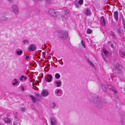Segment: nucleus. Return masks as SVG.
<instances>
[{"label":"nucleus","mask_w":125,"mask_h":125,"mask_svg":"<svg viewBox=\"0 0 125 125\" xmlns=\"http://www.w3.org/2000/svg\"><path fill=\"white\" fill-rule=\"evenodd\" d=\"M21 90L22 91H24V88L22 86H21Z\"/></svg>","instance_id":"4c0bfd02"},{"label":"nucleus","mask_w":125,"mask_h":125,"mask_svg":"<svg viewBox=\"0 0 125 125\" xmlns=\"http://www.w3.org/2000/svg\"><path fill=\"white\" fill-rule=\"evenodd\" d=\"M54 11V10L53 9H50L49 10V13L52 16V15H53V13Z\"/></svg>","instance_id":"4468645a"},{"label":"nucleus","mask_w":125,"mask_h":125,"mask_svg":"<svg viewBox=\"0 0 125 125\" xmlns=\"http://www.w3.org/2000/svg\"><path fill=\"white\" fill-rule=\"evenodd\" d=\"M64 11L65 13H66L67 15H68V14L69 12V10H64Z\"/></svg>","instance_id":"c756f323"},{"label":"nucleus","mask_w":125,"mask_h":125,"mask_svg":"<svg viewBox=\"0 0 125 125\" xmlns=\"http://www.w3.org/2000/svg\"><path fill=\"white\" fill-rule=\"evenodd\" d=\"M25 110H26V109H25V108L24 107H22L21 108V111L23 112L25 111Z\"/></svg>","instance_id":"473e14b6"},{"label":"nucleus","mask_w":125,"mask_h":125,"mask_svg":"<svg viewBox=\"0 0 125 125\" xmlns=\"http://www.w3.org/2000/svg\"><path fill=\"white\" fill-rule=\"evenodd\" d=\"M55 84H56V86L57 87L60 86L62 83V82H55Z\"/></svg>","instance_id":"a211bd4d"},{"label":"nucleus","mask_w":125,"mask_h":125,"mask_svg":"<svg viewBox=\"0 0 125 125\" xmlns=\"http://www.w3.org/2000/svg\"><path fill=\"white\" fill-rule=\"evenodd\" d=\"M63 64V63H62V64Z\"/></svg>","instance_id":"c03bdc74"},{"label":"nucleus","mask_w":125,"mask_h":125,"mask_svg":"<svg viewBox=\"0 0 125 125\" xmlns=\"http://www.w3.org/2000/svg\"><path fill=\"white\" fill-rule=\"evenodd\" d=\"M51 123L52 125H56L57 123L56 120L54 118L51 119Z\"/></svg>","instance_id":"9d476101"},{"label":"nucleus","mask_w":125,"mask_h":125,"mask_svg":"<svg viewBox=\"0 0 125 125\" xmlns=\"http://www.w3.org/2000/svg\"><path fill=\"white\" fill-rule=\"evenodd\" d=\"M36 96H37L38 98V99H37V100H39V99H40L41 98V96L39 94H38V93H36Z\"/></svg>","instance_id":"393cba45"},{"label":"nucleus","mask_w":125,"mask_h":125,"mask_svg":"<svg viewBox=\"0 0 125 125\" xmlns=\"http://www.w3.org/2000/svg\"><path fill=\"white\" fill-rule=\"evenodd\" d=\"M92 31L91 29H88L87 31V33H88L89 34L91 33H92Z\"/></svg>","instance_id":"a878e982"},{"label":"nucleus","mask_w":125,"mask_h":125,"mask_svg":"<svg viewBox=\"0 0 125 125\" xmlns=\"http://www.w3.org/2000/svg\"><path fill=\"white\" fill-rule=\"evenodd\" d=\"M14 80L15 81H16L15 83H12V84L13 85H15L16 84H17L18 83V81H16V79H14Z\"/></svg>","instance_id":"2f4dec72"},{"label":"nucleus","mask_w":125,"mask_h":125,"mask_svg":"<svg viewBox=\"0 0 125 125\" xmlns=\"http://www.w3.org/2000/svg\"><path fill=\"white\" fill-rule=\"evenodd\" d=\"M88 63L91 66H93L94 67V65L93 63L91 62L90 61H88Z\"/></svg>","instance_id":"b1692460"},{"label":"nucleus","mask_w":125,"mask_h":125,"mask_svg":"<svg viewBox=\"0 0 125 125\" xmlns=\"http://www.w3.org/2000/svg\"><path fill=\"white\" fill-rule=\"evenodd\" d=\"M83 0H80L78 2V3L80 4H82L83 3Z\"/></svg>","instance_id":"7c9ffc66"},{"label":"nucleus","mask_w":125,"mask_h":125,"mask_svg":"<svg viewBox=\"0 0 125 125\" xmlns=\"http://www.w3.org/2000/svg\"><path fill=\"white\" fill-rule=\"evenodd\" d=\"M103 51L105 55H107L108 52L107 51H106L105 49H104L103 50Z\"/></svg>","instance_id":"cd10ccee"},{"label":"nucleus","mask_w":125,"mask_h":125,"mask_svg":"<svg viewBox=\"0 0 125 125\" xmlns=\"http://www.w3.org/2000/svg\"><path fill=\"white\" fill-rule=\"evenodd\" d=\"M103 87H104V86H103V85H102V88H103Z\"/></svg>","instance_id":"37998d69"},{"label":"nucleus","mask_w":125,"mask_h":125,"mask_svg":"<svg viewBox=\"0 0 125 125\" xmlns=\"http://www.w3.org/2000/svg\"><path fill=\"white\" fill-rule=\"evenodd\" d=\"M67 15L66 13L62 14L61 16L62 19L63 21H65L67 19Z\"/></svg>","instance_id":"0eeeda50"},{"label":"nucleus","mask_w":125,"mask_h":125,"mask_svg":"<svg viewBox=\"0 0 125 125\" xmlns=\"http://www.w3.org/2000/svg\"><path fill=\"white\" fill-rule=\"evenodd\" d=\"M119 54L120 56L122 57L125 56V53L123 49L120 50L119 51Z\"/></svg>","instance_id":"1a4fd4ad"},{"label":"nucleus","mask_w":125,"mask_h":125,"mask_svg":"<svg viewBox=\"0 0 125 125\" xmlns=\"http://www.w3.org/2000/svg\"><path fill=\"white\" fill-rule=\"evenodd\" d=\"M53 15H52V16L55 17H57L59 18V13L58 12H56L55 11L53 13Z\"/></svg>","instance_id":"2eb2a0df"},{"label":"nucleus","mask_w":125,"mask_h":125,"mask_svg":"<svg viewBox=\"0 0 125 125\" xmlns=\"http://www.w3.org/2000/svg\"><path fill=\"white\" fill-rule=\"evenodd\" d=\"M23 53V52L21 50L19 51H17L16 52V53L18 55H21Z\"/></svg>","instance_id":"aec40b11"},{"label":"nucleus","mask_w":125,"mask_h":125,"mask_svg":"<svg viewBox=\"0 0 125 125\" xmlns=\"http://www.w3.org/2000/svg\"><path fill=\"white\" fill-rule=\"evenodd\" d=\"M36 49V46L34 44H31L28 50L29 51H34Z\"/></svg>","instance_id":"39448f33"},{"label":"nucleus","mask_w":125,"mask_h":125,"mask_svg":"<svg viewBox=\"0 0 125 125\" xmlns=\"http://www.w3.org/2000/svg\"><path fill=\"white\" fill-rule=\"evenodd\" d=\"M23 43L24 44H25L26 43L28 44L29 43V41L27 40H24L23 41Z\"/></svg>","instance_id":"72a5a7b5"},{"label":"nucleus","mask_w":125,"mask_h":125,"mask_svg":"<svg viewBox=\"0 0 125 125\" xmlns=\"http://www.w3.org/2000/svg\"><path fill=\"white\" fill-rule=\"evenodd\" d=\"M101 23L103 26H104L106 24L104 17H102L101 18Z\"/></svg>","instance_id":"f8f14e48"},{"label":"nucleus","mask_w":125,"mask_h":125,"mask_svg":"<svg viewBox=\"0 0 125 125\" xmlns=\"http://www.w3.org/2000/svg\"><path fill=\"white\" fill-rule=\"evenodd\" d=\"M81 43L82 46L84 47V48H85V42L82 40L81 41Z\"/></svg>","instance_id":"5701e85b"},{"label":"nucleus","mask_w":125,"mask_h":125,"mask_svg":"<svg viewBox=\"0 0 125 125\" xmlns=\"http://www.w3.org/2000/svg\"><path fill=\"white\" fill-rule=\"evenodd\" d=\"M48 95V92L45 90H44L42 93V95L44 96H47Z\"/></svg>","instance_id":"ddd939ff"},{"label":"nucleus","mask_w":125,"mask_h":125,"mask_svg":"<svg viewBox=\"0 0 125 125\" xmlns=\"http://www.w3.org/2000/svg\"><path fill=\"white\" fill-rule=\"evenodd\" d=\"M5 121L7 123H9L10 122V119L8 118H5L4 119Z\"/></svg>","instance_id":"bb28decb"},{"label":"nucleus","mask_w":125,"mask_h":125,"mask_svg":"<svg viewBox=\"0 0 125 125\" xmlns=\"http://www.w3.org/2000/svg\"><path fill=\"white\" fill-rule=\"evenodd\" d=\"M46 3L48 4H50L51 3V0H45Z\"/></svg>","instance_id":"c85d7f7f"},{"label":"nucleus","mask_w":125,"mask_h":125,"mask_svg":"<svg viewBox=\"0 0 125 125\" xmlns=\"http://www.w3.org/2000/svg\"><path fill=\"white\" fill-rule=\"evenodd\" d=\"M13 0H8L10 2L12 1Z\"/></svg>","instance_id":"a19ab883"},{"label":"nucleus","mask_w":125,"mask_h":125,"mask_svg":"<svg viewBox=\"0 0 125 125\" xmlns=\"http://www.w3.org/2000/svg\"><path fill=\"white\" fill-rule=\"evenodd\" d=\"M53 106H54V107H55V104L54 103H53Z\"/></svg>","instance_id":"ea45409f"},{"label":"nucleus","mask_w":125,"mask_h":125,"mask_svg":"<svg viewBox=\"0 0 125 125\" xmlns=\"http://www.w3.org/2000/svg\"><path fill=\"white\" fill-rule=\"evenodd\" d=\"M118 12L117 11L114 12V16L116 21H117L118 19Z\"/></svg>","instance_id":"423d86ee"},{"label":"nucleus","mask_w":125,"mask_h":125,"mask_svg":"<svg viewBox=\"0 0 125 125\" xmlns=\"http://www.w3.org/2000/svg\"><path fill=\"white\" fill-rule=\"evenodd\" d=\"M52 78V75H47L46 76H45V80L48 82H50L51 81Z\"/></svg>","instance_id":"f257e3e1"},{"label":"nucleus","mask_w":125,"mask_h":125,"mask_svg":"<svg viewBox=\"0 0 125 125\" xmlns=\"http://www.w3.org/2000/svg\"><path fill=\"white\" fill-rule=\"evenodd\" d=\"M30 97L31 98V100H32L33 103H34L36 102V99H35L32 96H30Z\"/></svg>","instance_id":"412c9836"},{"label":"nucleus","mask_w":125,"mask_h":125,"mask_svg":"<svg viewBox=\"0 0 125 125\" xmlns=\"http://www.w3.org/2000/svg\"><path fill=\"white\" fill-rule=\"evenodd\" d=\"M110 35L113 37L115 39H116V36L115 33L112 31H110Z\"/></svg>","instance_id":"6e6552de"},{"label":"nucleus","mask_w":125,"mask_h":125,"mask_svg":"<svg viewBox=\"0 0 125 125\" xmlns=\"http://www.w3.org/2000/svg\"><path fill=\"white\" fill-rule=\"evenodd\" d=\"M111 46L113 48L114 47V45L113 44H111Z\"/></svg>","instance_id":"58836bf2"},{"label":"nucleus","mask_w":125,"mask_h":125,"mask_svg":"<svg viewBox=\"0 0 125 125\" xmlns=\"http://www.w3.org/2000/svg\"><path fill=\"white\" fill-rule=\"evenodd\" d=\"M20 79L21 81L26 80L27 79V77L24 76V75H22L21 76V78H20Z\"/></svg>","instance_id":"f3484780"},{"label":"nucleus","mask_w":125,"mask_h":125,"mask_svg":"<svg viewBox=\"0 0 125 125\" xmlns=\"http://www.w3.org/2000/svg\"><path fill=\"white\" fill-rule=\"evenodd\" d=\"M0 19L2 21H6L7 20V18L6 17L3 15L0 17Z\"/></svg>","instance_id":"dca6fc26"},{"label":"nucleus","mask_w":125,"mask_h":125,"mask_svg":"<svg viewBox=\"0 0 125 125\" xmlns=\"http://www.w3.org/2000/svg\"><path fill=\"white\" fill-rule=\"evenodd\" d=\"M84 13L86 15H89L90 14L91 12L90 10L87 8L85 10Z\"/></svg>","instance_id":"9b49d317"},{"label":"nucleus","mask_w":125,"mask_h":125,"mask_svg":"<svg viewBox=\"0 0 125 125\" xmlns=\"http://www.w3.org/2000/svg\"><path fill=\"white\" fill-rule=\"evenodd\" d=\"M55 77L56 79H58L60 78V76L59 73H57L55 75Z\"/></svg>","instance_id":"6ab92c4d"},{"label":"nucleus","mask_w":125,"mask_h":125,"mask_svg":"<svg viewBox=\"0 0 125 125\" xmlns=\"http://www.w3.org/2000/svg\"><path fill=\"white\" fill-rule=\"evenodd\" d=\"M112 91L115 94H116L117 93V91L115 89H113Z\"/></svg>","instance_id":"f704fd0d"},{"label":"nucleus","mask_w":125,"mask_h":125,"mask_svg":"<svg viewBox=\"0 0 125 125\" xmlns=\"http://www.w3.org/2000/svg\"><path fill=\"white\" fill-rule=\"evenodd\" d=\"M55 93L56 94V95L60 96L62 94V92L61 89L56 90L55 91Z\"/></svg>","instance_id":"20e7f679"},{"label":"nucleus","mask_w":125,"mask_h":125,"mask_svg":"<svg viewBox=\"0 0 125 125\" xmlns=\"http://www.w3.org/2000/svg\"><path fill=\"white\" fill-rule=\"evenodd\" d=\"M60 37L62 38H66L68 36V34L67 32H62L60 35Z\"/></svg>","instance_id":"7ed1b4c3"},{"label":"nucleus","mask_w":125,"mask_h":125,"mask_svg":"<svg viewBox=\"0 0 125 125\" xmlns=\"http://www.w3.org/2000/svg\"><path fill=\"white\" fill-rule=\"evenodd\" d=\"M111 86L110 85H108V88L110 89H111L112 88Z\"/></svg>","instance_id":"e433bc0d"},{"label":"nucleus","mask_w":125,"mask_h":125,"mask_svg":"<svg viewBox=\"0 0 125 125\" xmlns=\"http://www.w3.org/2000/svg\"><path fill=\"white\" fill-rule=\"evenodd\" d=\"M12 12L15 13H17L18 12V10L17 7L16 5L13 6L12 8Z\"/></svg>","instance_id":"f03ea898"},{"label":"nucleus","mask_w":125,"mask_h":125,"mask_svg":"<svg viewBox=\"0 0 125 125\" xmlns=\"http://www.w3.org/2000/svg\"><path fill=\"white\" fill-rule=\"evenodd\" d=\"M24 55L26 56V59H25L26 60H27L29 58V55H25V54H24Z\"/></svg>","instance_id":"c9c22d12"},{"label":"nucleus","mask_w":125,"mask_h":125,"mask_svg":"<svg viewBox=\"0 0 125 125\" xmlns=\"http://www.w3.org/2000/svg\"><path fill=\"white\" fill-rule=\"evenodd\" d=\"M117 31L120 34H121L123 32L122 31L120 28L118 29L117 30Z\"/></svg>","instance_id":"4be33fe9"},{"label":"nucleus","mask_w":125,"mask_h":125,"mask_svg":"<svg viewBox=\"0 0 125 125\" xmlns=\"http://www.w3.org/2000/svg\"><path fill=\"white\" fill-rule=\"evenodd\" d=\"M104 91H106V89H104V90H103Z\"/></svg>","instance_id":"79ce46f5"}]
</instances>
